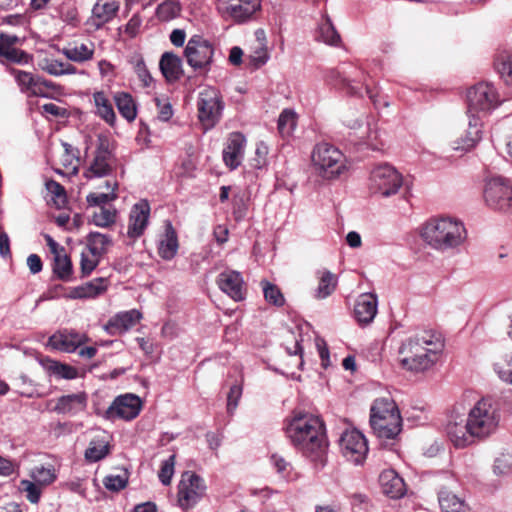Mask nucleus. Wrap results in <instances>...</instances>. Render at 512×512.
Instances as JSON below:
<instances>
[{"label":"nucleus","instance_id":"8fccbe9b","mask_svg":"<svg viewBox=\"0 0 512 512\" xmlns=\"http://www.w3.org/2000/svg\"><path fill=\"white\" fill-rule=\"evenodd\" d=\"M261 285L263 289L264 298L268 303L275 305L277 307H281L284 305L285 298L281 290L276 285L266 280H263L261 282Z\"/></svg>","mask_w":512,"mask_h":512},{"label":"nucleus","instance_id":"e433bc0d","mask_svg":"<svg viewBox=\"0 0 512 512\" xmlns=\"http://www.w3.org/2000/svg\"><path fill=\"white\" fill-rule=\"evenodd\" d=\"M14 76L20 90L22 92L36 96V94H43V92L37 88L38 77L34 76L30 72L13 69L11 71Z\"/></svg>","mask_w":512,"mask_h":512},{"label":"nucleus","instance_id":"338daca9","mask_svg":"<svg viewBox=\"0 0 512 512\" xmlns=\"http://www.w3.org/2000/svg\"><path fill=\"white\" fill-rule=\"evenodd\" d=\"M267 153H268V148L265 144H263V143L257 144L256 151H255L256 157L253 160L254 161L253 166L255 168H261L266 163Z\"/></svg>","mask_w":512,"mask_h":512},{"label":"nucleus","instance_id":"4c0bfd02","mask_svg":"<svg viewBox=\"0 0 512 512\" xmlns=\"http://www.w3.org/2000/svg\"><path fill=\"white\" fill-rule=\"evenodd\" d=\"M112 238L107 234L99 232H91L87 236L86 248L102 258L106 254L109 248L112 246Z\"/></svg>","mask_w":512,"mask_h":512},{"label":"nucleus","instance_id":"2eb2a0df","mask_svg":"<svg viewBox=\"0 0 512 512\" xmlns=\"http://www.w3.org/2000/svg\"><path fill=\"white\" fill-rule=\"evenodd\" d=\"M441 341L428 333L409 338L402 344L399 354L438 356L442 350Z\"/></svg>","mask_w":512,"mask_h":512},{"label":"nucleus","instance_id":"ea45409f","mask_svg":"<svg viewBox=\"0 0 512 512\" xmlns=\"http://www.w3.org/2000/svg\"><path fill=\"white\" fill-rule=\"evenodd\" d=\"M257 46L254 48V50L249 55V61L250 64L254 68H259L263 66L269 59V53L267 50V47L265 46L263 40H264V32L263 31H257Z\"/></svg>","mask_w":512,"mask_h":512},{"label":"nucleus","instance_id":"49530a36","mask_svg":"<svg viewBox=\"0 0 512 512\" xmlns=\"http://www.w3.org/2000/svg\"><path fill=\"white\" fill-rule=\"evenodd\" d=\"M297 125L296 113L291 109H285L278 118V130L283 136H289Z\"/></svg>","mask_w":512,"mask_h":512},{"label":"nucleus","instance_id":"a18cd8bd","mask_svg":"<svg viewBox=\"0 0 512 512\" xmlns=\"http://www.w3.org/2000/svg\"><path fill=\"white\" fill-rule=\"evenodd\" d=\"M181 5L178 0H166L158 5L156 15L161 21H170L180 15Z\"/></svg>","mask_w":512,"mask_h":512},{"label":"nucleus","instance_id":"603ef678","mask_svg":"<svg viewBox=\"0 0 512 512\" xmlns=\"http://www.w3.org/2000/svg\"><path fill=\"white\" fill-rule=\"evenodd\" d=\"M101 257L85 248L81 253L80 269L83 277L89 276L100 263Z\"/></svg>","mask_w":512,"mask_h":512},{"label":"nucleus","instance_id":"473e14b6","mask_svg":"<svg viewBox=\"0 0 512 512\" xmlns=\"http://www.w3.org/2000/svg\"><path fill=\"white\" fill-rule=\"evenodd\" d=\"M141 318L142 314L138 310L132 309L117 313L109 320L108 325L119 332H126L134 327Z\"/></svg>","mask_w":512,"mask_h":512},{"label":"nucleus","instance_id":"f8f14e48","mask_svg":"<svg viewBox=\"0 0 512 512\" xmlns=\"http://www.w3.org/2000/svg\"><path fill=\"white\" fill-rule=\"evenodd\" d=\"M342 455L350 462L358 465L363 463L368 453L365 436L356 429L346 430L340 438Z\"/></svg>","mask_w":512,"mask_h":512},{"label":"nucleus","instance_id":"e2e57ef3","mask_svg":"<svg viewBox=\"0 0 512 512\" xmlns=\"http://www.w3.org/2000/svg\"><path fill=\"white\" fill-rule=\"evenodd\" d=\"M242 395V388L239 385H233L230 388L227 397V411L229 414H233L238 406V401Z\"/></svg>","mask_w":512,"mask_h":512},{"label":"nucleus","instance_id":"72a5a7b5","mask_svg":"<svg viewBox=\"0 0 512 512\" xmlns=\"http://www.w3.org/2000/svg\"><path fill=\"white\" fill-rule=\"evenodd\" d=\"M315 38L317 41L331 46H338L340 44L341 37L328 15H323L321 22L318 24Z\"/></svg>","mask_w":512,"mask_h":512},{"label":"nucleus","instance_id":"c03bdc74","mask_svg":"<svg viewBox=\"0 0 512 512\" xmlns=\"http://www.w3.org/2000/svg\"><path fill=\"white\" fill-rule=\"evenodd\" d=\"M30 477L42 487L52 484L57 478L56 471L52 465L34 467L30 472Z\"/></svg>","mask_w":512,"mask_h":512},{"label":"nucleus","instance_id":"393cba45","mask_svg":"<svg viewBox=\"0 0 512 512\" xmlns=\"http://www.w3.org/2000/svg\"><path fill=\"white\" fill-rule=\"evenodd\" d=\"M179 248L177 233L170 221L165 223L164 233L158 242V254L164 260H172Z\"/></svg>","mask_w":512,"mask_h":512},{"label":"nucleus","instance_id":"c85d7f7f","mask_svg":"<svg viewBox=\"0 0 512 512\" xmlns=\"http://www.w3.org/2000/svg\"><path fill=\"white\" fill-rule=\"evenodd\" d=\"M95 45L91 41L74 42L64 47L62 53L69 60L77 63H83L93 58Z\"/></svg>","mask_w":512,"mask_h":512},{"label":"nucleus","instance_id":"de8ad7c7","mask_svg":"<svg viewBox=\"0 0 512 512\" xmlns=\"http://www.w3.org/2000/svg\"><path fill=\"white\" fill-rule=\"evenodd\" d=\"M47 370L51 374L67 380L75 379L78 376V371L76 368L54 360L48 362Z\"/></svg>","mask_w":512,"mask_h":512},{"label":"nucleus","instance_id":"7ed1b4c3","mask_svg":"<svg viewBox=\"0 0 512 512\" xmlns=\"http://www.w3.org/2000/svg\"><path fill=\"white\" fill-rule=\"evenodd\" d=\"M422 240L430 247L447 251L461 246L467 237L462 222L450 218H432L426 221L420 229Z\"/></svg>","mask_w":512,"mask_h":512},{"label":"nucleus","instance_id":"39448f33","mask_svg":"<svg viewBox=\"0 0 512 512\" xmlns=\"http://www.w3.org/2000/svg\"><path fill=\"white\" fill-rule=\"evenodd\" d=\"M370 426L381 441L395 440L402 431V417L390 397L377 398L370 408Z\"/></svg>","mask_w":512,"mask_h":512},{"label":"nucleus","instance_id":"864d4df0","mask_svg":"<svg viewBox=\"0 0 512 512\" xmlns=\"http://www.w3.org/2000/svg\"><path fill=\"white\" fill-rule=\"evenodd\" d=\"M133 65L134 72L137 74V77L142 83V86L150 87L153 82V78L150 72L148 71L143 58L140 56L135 57L133 60Z\"/></svg>","mask_w":512,"mask_h":512},{"label":"nucleus","instance_id":"c9c22d12","mask_svg":"<svg viewBox=\"0 0 512 512\" xmlns=\"http://www.w3.org/2000/svg\"><path fill=\"white\" fill-rule=\"evenodd\" d=\"M93 100L96 107V114L108 124L113 125L116 120V115L107 95L103 91H97L93 94Z\"/></svg>","mask_w":512,"mask_h":512},{"label":"nucleus","instance_id":"f3484780","mask_svg":"<svg viewBox=\"0 0 512 512\" xmlns=\"http://www.w3.org/2000/svg\"><path fill=\"white\" fill-rule=\"evenodd\" d=\"M481 128V123L476 118H471L468 121V130L465 134L449 140L450 149L459 155L471 151L482 138Z\"/></svg>","mask_w":512,"mask_h":512},{"label":"nucleus","instance_id":"a211bd4d","mask_svg":"<svg viewBox=\"0 0 512 512\" xmlns=\"http://www.w3.org/2000/svg\"><path fill=\"white\" fill-rule=\"evenodd\" d=\"M112 156L108 147L101 142L94 154V157L86 170L84 177L86 179L101 178L109 175L112 171Z\"/></svg>","mask_w":512,"mask_h":512},{"label":"nucleus","instance_id":"680f3d73","mask_svg":"<svg viewBox=\"0 0 512 512\" xmlns=\"http://www.w3.org/2000/svg\"><path fill=\"white\" fill-rule=\"evenodd\" d=\"M494 370L502 381L512 384V356L504 364L496 363Z\"/></svg>","mask_w":512,"mask_h":512},{"label":"nucleus","instance_id":"7c9ffc66","mask_svg":"<svg viewBox=\"0 0 512 512\" xmlns=\"http://www.w3.org/2000/svg\"><path fill=\"white\" fill-rule=\"evenodd\" d=\"M108 279L104 277L95 278L81 286L75 287L72 291V298H95L106 292Z\"/></svg>","mask_w":512,"mask_h":512},{"label":"nucleus","instance_id":"c756f323","mask_svg":"<svg viewBox=\"0 0 512 512\" xmlns=\"http://www.w3.org/2000/svg\"><path fill=\"white\" fill-rule=\"evenodd\" d=\"M110 452L108 436L105 434L96 435L91 439L85 450V460L89 463H95L104 459Z\"/></svg>","mask_w":512,"mask_h":512},{"label":"nucleus","instance_id":"bf43d9fd","mask_svg":"<svg viewBox=\"0 0 512 512\" xmlns=\"http://www.w3.org/2000/svg\"><path fill=\"white\" fill-rule=\"evenodd\" d=\"M493 471L496 475H508L512 471V458L508 455H502L496 458Z\"/></svg>","mask_w":512,"mask_h":512},{"label":"nucleus","instance_id":"20e7f679","mask_svg":"<svg viewBox=\"0 0 512 512\" xmlns=\"http://www.w3.org/2000/svg\"><path fill=\"white\" fill-rule=\"evenodd\" d=\"M311 167L314 174L323 181H336L349 170L345 154L328 142L317 143L311 152Z\"/></svg>","mask_w":512,"mask_h":512},{"label":"nucleus","instance_id":"423d86ee","mask_svg":"<svg viewBox=\"0 0 512 512\" xmlns=\"http://www.w3.org/2000/svg\"><path fill=\"white\" fill-rule=\"evenodd\" d=\"M485 205L496 212L512 213V183L500 175L487 176L483 185Z\"/></svg>","mask_w":512,"mask_h":512},{"label":"nucleus","instance_id":"1a4fd4ad","mask_svg":"<svg viewBox=\"0 0 512 512\" xmlns=\"http://www.w3.org/2000/svg\"><path fill=\"white\" fill-rule=\"evenodd\" d=\"M197 108L204 130L213 128L220 121L224 109L220 92L211 86L204 87L199 92Z\"/></svg>","mask_w":512,"mask_h":512},{"label":"nucleus","instance_id":"69168bd1","mask_svg":"<svg viewBox=\"0 0 512 512\" xmlns=\"http://www.w3.org/2000/svg\"><path fill=\"white\" fill-rule=\"evenodd\" d=\"M37 88L40 89L43 92V94H36V96L49 97L51 95V92H54L58 88V86L52 81H48L46 79L38 77Z\"/></svg>","mask_w":512,"mask_h":512},{"label":"nucleus","instance_id":"2f4dec72","mask_svg":"<svg viewBox=\"0 0 512 512\" xmlns=\"http://www.w3.org/2000/svg\"><path fill=\"white\" fill-rule=\"evenodd\" d=\"M437 359L438 356L400 354L401 366L415 373L430 369L436 363Z\"/></svg>","mask_w":512,"mask_h":512},{"label":"nucleus","instance_id":"9b49d317","mask_svg":"<svg viewBox=\"0 0 512 512\" xmlns=\"http://www.w3.org/2000/svg\"><path fill=\"white\" fill-rule=\"evenodd\" d=\"M204 480L194 474L186 472L182 475L178 486V504L183 510L192 508L205 494Z\"/></svg>","mask_w":512,"mask_h":512},{"label":"nucleus","instance_id":"aec40b11","mask_svg":"<svg viewBox=\"0 0 512 512\" xmlns=\"http://www.w3.org/2000/svg\"><path fill=\"white\" fill-rule=\"evenodd\" d=\"M50 252L54 256L53 271L61 280L67 281L72 274V263L65 253L64 247L60 246L50 235L44 236Z\"/></svg>","mask_w":512,"mask_h":512},{"label":"nucleus","instance_id":"f704fd0d","mask_svg":"<svg viewBox=\"0 0 512 512\" xmlns=\"http://www.w3.org/2000/svg\"><path fill=\"white\" fill-rule=\"evenodd\" d=\"M438 500L442 512H470L465 500L452 492L441 491Z\"/></svg>","mask_w":512,"mask_h":512},{"label":"nucleus","instance_id":"09e8293b","mask_svg":"<svg viewBox=\"0 0 512 512\" xmlns=\"http://www.w3.org/2000/svg\"><path fill=\"white\" fill-rule=\"evenodd\" d=\"M117 211L115 208L100 207L99 211L93 213L92 222L99 227H109L116 221Z\"/></svg>","mask_w":512,"mask_h":512},{"label":"nucleus","instance_id":"774afa93","mask_svg":"<svg viewBox=\"0 0 512 512\" xmlns=\"http://www.w3.org/2000/svg\"><path fill=\"white\" fill-rule=\"evenodd\" d=\"M141 24H142L141 18L135 14L131 17V19L126 24L125 32L130 37H135L140 31Z\"/></svg>","mask_w":512,"mask_h":512},{"label":"nucleus","instance_id":"a19ab883","mask_svg":"<svg viewBox=\"0 0 512 512\" xmlns=\"http://www.w3.org/2000/svg\"><path fill=\"white\" fill-rule=\"evenodd\" d=\"M119 113L128 121L136 118V106L131 97L127 93H118L114 97Z\"/></svg>","mask_w":512,"mask_h":512},{"label":"nucleus","instance_id":"0eeeda50","mask_svg":"<svg viewBox=\"0 0 512 512\" xmlns=\"http://www.w3.org/2000/svg\"><path fill=\"white\" fill-rule=\"evenodd\" d=\"M468 119L476 118L482 124V119L500 104L499 94L491 83H478L467 93Z\"/></svg>","mask_w":512,"mask_h":512},{"label":"nucleus","instance_id":"4d7b16f0","mask_svg":"<svg viewBox=\"0 0 512 512\" xmlns=\"http://www.w3.org/2000/svg\"><path fill=\"white\" fill-rule=\"evenodd\" d=\"M38 66L41 70L47 72L53 76H61L62 75V61L57 59L44 57L39 60Z\"/></svg>","mask_w":512,"mask_h":512},{"label":"nucleus","instance_id":"6ab92c4d","mask_svg":"<svg viewBox=\"0 0 512 512\" xmlns=\"http://www.w3.org/2000/svg\"><path fill=\"white\" fill-rule=\"evenodd\" d=\"M150 215V206L146 200L134 204L129 215L127 235L130 238L140 237L147 228Z\"/></svg>","mask_w":512,"mask_h":512},{"label":"nucleus","instance_id":"f03ea898","mask_svg":"<svg viewBox=\"0 0 512 512\" xmlns=\"http://www.w3.org/2000/svg\"><path fill=\"white\" fill-rule=\"evenodd\" d=\"M286 435L294 446L313 460L320 459L327 446L323 420L308 412L292 413L287 419Z\"/></svg>","mask_w":512,"mask_h":512},{"label":"nucleus","instance_id":"79ce46f5","mask_svg":"<svg viewBox=\"0 0 512 512\" xmlns=\"http://www.w3.org/2000/svg\"><path fill=\"white\" fill-rule=\"evenodd\" d=\"M105 184L108 189H111V192L88 194L86 200L90 206H99V208L105 207V204H108L109 202H112L117 198V194L115 192L117 188V183L107 180Z\"/></svg>","mask_w":512,"mask_h":512},{"label":"nucleus","instance_id":"cd10ccee","mask_svg":"<svg viewBox=\"0 0 512 512\" xmlns=\"http://www.w3.org/2000/svg\"><path fill=\"white\" fill-rule=\"evenodd\" d=\"M159 68L168 82H175L183 74L182 60L172 52H165L159 61Z\"/></svg>","mask_w":512,"mask_h":512},{"label":"nucleus","instance_id":"a878e982","mask_svg":"<svg viewBox=\"0 0 512 512\" xmlns=\"http://www.w3.org/2000/svg\"><path fill=\"white\" fill-rule=\"evenodd\" d=\"M87 396L84 392L61 396L54 407L60 414L76 415L85 410Z\"/></svg>","mask_w":512,"mask_h":512},{"label":"nucleus","instance_id":"5fc2aeb1","mask_svg":"<svg viewBox=\"0 0 512 512\" xmlns=\"http://www.w3.org/2000/svg\"><path fill=\"white\" fill-rule=\"evenodd\" d=\"M175 455H170L168 459L164 460L159 471V480L163 485H169L174 475Z\"/></svg>","mask_w":512,"mask_h":512},{"label":"nucleus","instance_id":"dca6fc26","mask_svg":"<svg viewBox=\"0 0 512 512\" xmlns=\"http://www.w3.org/2000/svg\"><path fill=\"white\" fill-rule=\"evenodd\" d=\"M88 341L89 338L86 334L65 329L54 333L49 338L48 345L55 350L72 353Z\"/></svg>","mask_w":512,"mask_h":512},{"label":"nucleus","instance_id":"0e129e2a","mask_svg":"<svg viewBox=\"0 0 512 512\" xmlns=\"http://www.w3.org/2000/svg\"><path fill=\"white\" fill-rule=\"evenodd\" d=\"M155 103L158 108V118L162 121H168L173 115L171 104L159 98H155Z\"/></svg>","mask_w":512,"mask_h":512},{"label":"nucleus","instance_id":"4be33fe9","mask_svg":"<svg viewBox=\"0 0 512 512\" xmlns=\"http://www.w3.org/2000/svg\"><path fill=\"white\" fill-rule=\"evenodd\" d=\"M378 299L375 294L364 293L358 296L354 315L360 325H367L373 321L377 314Z\"/></svg>","mask_w":512,"mask_h":512},{"label":"nucleus","instance_id":"052dcab7","mask_svg":"<svg viewBox=\"0 0 512 512\" xmlns=\"http://www.w3.org/2000/svg\"><path fill=\"white\" fill-rule=\"evenodd\" d=\"M47 191L54 196V201L56 203L64 204L66 201V192L64 187L54 180H49L46 182Z\"/></svg>","mask_w":512,"mask_h":512},{"label":"nucleus","instance_id":"bb28decb","mask_svg":"<svg viewBox=\"0 0 512 512\" xmlns=\"http://www.w3.org/2000/svg\"><path fill=\"white\" fill-rule=\"evenodd\" d=\"M119 9L116 0H97L92 9L91 22L97 28L111 21Z\"/></svg>","mask_w":512,"mask_h":512},{"label":"nucleus","instance_id":"37998d69","mask_svg":"<svg viewBox=\"0 0 512 512\" xmlns=\"http://www.w3.org/2000/svg\"><path fill=\"white\" fill-rule=\"evenodd\" d=\"M495 67L507 85H512V52L504 51L495 60Z\"/></svg>","mask_w":512,"mask_h":512},{"label":"nucleus","instance_id":"3c124183","mask_svg":"<svg viewBox=\"0 0 512 512\" xmlns=\"http://www.w3.org/2000/svg\"><path fill=\"white\" fill-rule=\"evenodd\" d=\"M19 489L25 494L27 500L32 504H37L40 500L43 487L34 480H21Z\"/></svg>","mask_w":512,"mask_h":512},{"label":"nucleus","instance_id":"6e6552de","mask_svg":"<svg viewBox=\"0 0 512 512\" xmlns=\"http://www.w3.org/2000/svg\"><path fill=\"white\" fill-rule=\"evenodd\" d=\"M402 186V174L390 164H379L370 172L368 189L373 195L389 198L396 195Z\"/></svg>","mask_w":512,"mask_h":512},{"label":"nucleus","instance_id":"9d476101","mask_svg":"<svg viewBox=\"0 0 512 512\" xmlns=\"http://www.w3.org/2000/svg\"><path fill=\"white\" fill-rule=\"evenodd\" d=\"M213 55L214 48L212 44L198 35L191 37L184 49L187 64L194 70L208 71Z\"/></svg>","mask_w":512,"mask_h":512},{"label":"nucleus","instance_id":"412c9836","mask_svg":"<svg viewBox=\"0 0 512 512\" xmlns=\"http://www.w3.org/2000/svg\"><path fill=\"white\" fill-rule=\"evenodd\" d=\"M217 283L219 288L235 301L245 297L243 278L237 271L227 270L219 274Z\"/></svg>","mask_w":512,"mask_h":512},{"label":"nucleus","instance_id":"ddd939ff","mask_svg":"<svg viewBox=\"0 0 512 512\" xmlns=\"http://www.w3.org/2000/svg\"><path fill=\"white\" fill-rule=\"evenodd\" d=\"M261 7V0H219L218 10L225 19L237 23L249 20Z\"/></svg>","mask_w":512,"mask_h":512},{"label":"nucleus","instance_id":"5701e85b","mask_svg":"<svg viewBox=\"0 0 512 512\" xmlns=\"http://www.w3.org/2000/svg\"><path fill=\"white\" fill-rule=\"evenodd\" d=\"M246 139L241 133L230 134L223 150V160L230 169H236L242 161Z\"/></svg>","mask_w":512,"mask_h":512},{"label":"nucleus","instance_id":"13d9d810","mask_svg":"<svg viewBox=\"0 0 512 512\" xmlns=\"http://www.w3.org/2000/svg\"><path fill=\"white\" fill-rule=\"evenodd\" d=\"M128 483V477L124 475H107L103 484L107 490L110 491H120L126 487Z\"/></svg>","mask_w":512,"mask_h":512},{"label":"nucleus","instance_id":"f257e3e1","mask_svg":"<svg viewBox=\"0 0 512 512\" xmlns=\"http://www.w3.org/2000/svg\"><path fill=\"white\" fill-rule=\"evenodd\" d=\"M501 422L500 404L494 398L486 396L470 406L466 418L461 415L458 406H455L448 417L445 430L456 448H465L497 434Z\"/></svg>","mask_w":512,"mask_h":512},{"label":"nucleus","instance_id":"6e6d98bb","mask_svg":"<svg viewBox=\"0 0 512 512\" xmlns=\"http://www.w3.org/2000/svg\"><path fill=\"white\" fill-rule=\"evenodd\" d=\"M0 56L5 57L7 60L18 64H28L29 61L31 60L29 54L15 47L0 51Z\"/></svg>","mask_w":512,"mask_h":512},{"label":"nucleus","instance_id":"58836bf2","mask_svg":"<svg viewBox=\"0 0 512 512\" xmlns=\"http://www.w3.org/2000/svg\"><path fill=\"white\" fill-rule=\"evenodd\" d=\"M319 283L315 290V298L325 299L330 296L336 289L337 277L328 270L318 272Z\"/></svg>","mask_w":512,"mask_h":512},{"label":"nucleus","instance_id":"4468645a","mask_svg":"<svg viewBox=\"0 0 512 512\" xmlns=\"http://www.w3.org/2000/svg\"><path fill=\"white\" fill-rule=\"evenodd\" d=\"M141 408V399L135 394L127 393L114 399L106 410L105 417L109 420L119 418L128 421L136 418Z\"/></svg>","mask_w":512,"mask_h":512},{"label":"nucleus","instance_id":"b1692460","mask_svg":"<svg viewBox=\"0 0 512 512\" xmlns=\"http://www.w3.org/2000/svg\"><path fill=\"white\" fill-rule=\"evenodd\" d=\"M379 483L383 494L391 499H399L406 493V485L396 471L384 470L379 476Z\"/></svg>","mask_w":512,"mask_h":512}]
</instances>
